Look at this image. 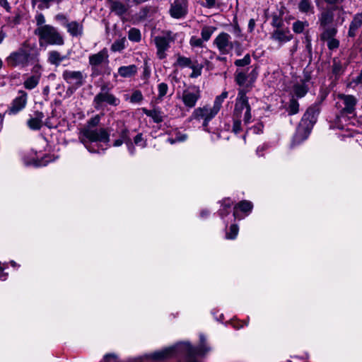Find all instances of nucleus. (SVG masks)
<instances>
[{
	"instance_id": "nucleus-12",
	"label": "nucleus",
	"mask_w": 362,
	"mask_h": 362,
	"mask_svg": "<svg viewBox=\"0 0 362 362\" xmlns=\"http://www.w3.org/2000/svg\"><path fill=\"white\" fill-rule=\"evenodd\" d=\"M106 86H103L101 91L98 93L93 99V103L96 109H100L103 103L112 106H117L120 104V100L113 94L105 91Z\"/></svg>"
},
{
	"instance_id": "nucleus-41",
	"label": "nucleus",
	"mask_w": 362,
	"mask_h": 362,
	"mask_svg": "<svg viewBox=\"0 0 362 362\" xmlns=\"http://www.w3.org/2000/svg\"><path fill=\"white\" fill-rule=\"evenodd\" d=\"M192 69V72L190 74L191 78H197L202 74V70L203 66L199 64H192L191 66H189Z\"/></svg>"
},
{
	"instance_id": "nucleus-26",
	"label": "nucleus",
	"mask_w": 362,
	"mask_h": 362,
	"mask_svg": "<svg viewBox=\"0 0 362 362\" xmlns=\"http://www.w3.org/2000/svg\"><path fill=\"white\" fill-rule=\"evenodd\" d=\"M143 111L146 116L152 118V119L156 123H160L163 120V113L158 109L147 110L144 108L143 109Z\"/></svg>"
},
{
	"instance_id": "nucleus-57",
	"label": "nucleus",
	"mask_w": 362,
	"mask_h": 362,
	"mask_svg": "<svg viewBox=\"0 0 362 362\" xmlns=\"http://www.w3.org/2000/svg\"><path fill=\"white\" fill-rule=\"evenodd\" d=\"M126 145L127 146V148H128V151L129 152V153L131 155H134V153H135V148L131 140H128V141H127L126 143Z\"/></svg>"
},
{
	"instance_id": "nucleus-34",
	"label": "nucleus",
	"mask_w": 362,
	"mask_h": 362,
	"mask_svg": "<svg viewBox=\"0 0 362 362\" xmlns=\"http://www.w3.org/2000/svg\"><path fill=\"white\" fill-rule=\"evenodd\" d=\"M126 39L124 37L115 40L112 46L111 50L112 52H120L125 48Z\"/></svg>"
},
{
	"instance_id": "nucleus-61",
	"label": "nucleus",
	"mask_w": 362,
	"mask_h": 362,
	"mask_svg": "<svg viewBox=\"0 0 362 362\" xmlns=\"http://www.w3.org/2000/svg\"><path fill=\"white\" fill-rule=\"evenodd\" d=\"M6 37V33L3 30V27L0 29V44L3 42Z\"/></svg>"
},
{
	"instance_id": "nucleus-53",
	"label": "nucleus",
	"mask_w": 362,
	"mask_h": 362,
	"mask_svg": "<svg viewBox=\"0 0 362 362\" xmlns=\"http://www.w3.org/2000/svg\"><path fill=\"white\" fill-rule=\"evenodd\" d=\"M35 21H36L37 25H40V26L44 25L43 24L45 23V16L42 13H38L35 16Z\"/></svg>"
},
{
	"instance_id": "nucleus-14",
	"label": "nucleus",
	"mask_w": 362,
	"mask_h": 362,
	"mask_svg": "<svg viewBox=\"0 0 362 362\" xmlns=\"http://www.w3.org/2000/svg\"><path fill=\"white\" fill-rule=\"evenodd\" d=\"M201 97L200 90L197 87L186 89L182 92V100L188 108L194 107Z\"/></svg>"
},
{
	"instance_id": "nucleus-15",
	"label": "nucleus",
	"mask_w": 362,
	"mask_h": 362,
	"mask_svg": "<svg viewBox=\"0 0 362 362\" xmlns=\"http://www.w3.org/2000/svg\"><path fill=\"white\" fill-rule=\"evenodd\" d=\"M28 95L23 90L18 91V95L13 100L11 107L8 110L9 115H14L22 110L27 103Z\"/></svg>"
},
{
	"instance_id": "nucleus-35",
	"label": "nucleus",
	"mask_w": 362,
	"mask_h": 362,
	"mask_svg": "<svg viewBox=\"0 0 362 362\" xmlns=\"http://www.w3.org/2000/svg\"><path fill=\"white\" fill-rule=\"evenodd\" d=\"M129 40L132 42H139L141 40V32L139 29L133 28L129 30Z\"/></svg>"
},
{
	"instance_id": "nucleus-62",
	"label": "nucleus",
	"mask_w": 362,
	"mask_h": 362,
	"mask_svg": "<svg viewBox=\"0 0 362 362\" xmlns=\"http://www.w3.org/2000/svg\"><path fill=\"white\" fill-rule=\"evenodd\" d=\"M123 143H124V141L119 138L114 141L113 146L118 147L120 146Z\"/></svg>"
},
{
	"instance_id": "nucleus-7",
	"label": "nucleus",
	"mask_w": 362,
	"mask_h": 362,
	"mask_svg": "<svg viewBox=\"0 0 362 362\" xmlns=\"http://www.w3.org/2000/svg\"><path fill=\"white\" fill-rule=\"evenodd\" d=\"M35 34L39 36L40 45H42V40L52 45L61 46L64 43L62 35L54 27L50 25L40 26L35 30Z\"/></svg>"
},
{
	"instance_id": "nucleus-10",
	"label": "nucleus",
	"mask_w": 362,
	"mask_h": 362,
	"mask_svg": "<svg viewBox=\"0 0 362 362\" xmlns=\"http://www.w3.org/2000/svg\"><path fill=\"white\" fill-rule=\"evenodd\" d=\"M62 77L69 85L67 92L73 93L76 89L83 86L85 76L80 71L65 70L63 71Z\"/></svg>"
},
{
	"instance_id": "nucleus-22",
	"label": "nucleus",
	"mask_w": 362,
	"mask_h": 362,
	"mask_svg": "<svg viewBox=\"0 0 362 362\" xmlns=\"http://www.w3.org/2000/svg\"><path fill=\"white\" fill-rule=\"evenodd\" d=\"M252 207L253 205L252 202L246 200L242 201L235 206L233 216L235 218H241L238 215V209H240L241 211L248 214L252 211Z\"/></svg>"
},
{
	"instance_id": "nucleus-44",
	"label": "nucleus",
	"mask_w": 362,
	"mask_h": 362,
	"mask_svg": "<svg viewBox=\"0 0 362 362\" xmlns=\"http://www.w3.org/2000/svg\"><path fill=\"white\" fill-rule=\"evenodd\" d=\"M144 99L141 92L139 90H134L130 98V102L132 103H139Z\"/></svg>"
},
{
	"instance_id": "nucleus-4",
	"label": "nucleus",
	"mask_w": 362,
	"mask_h": 362,
	"mask_svg": "<svg viewBox=\"0 0 362 362\" xmlns=\"http://www.w3.org/2000/svg\"><path fill=\"white\" fill-rule=\"evenodd\" d=\"M180 38V42L184 37L181 33H173L170 30H163L160 35L156 36L153 39L157 52L156 54L158 59H163L166 57V51L169 49L170 43L174 42Z\"/></svg>"
},
{
	"instance_id": "nucleus-1",
	"label": "nucleus",
	"mask_w": 362,
	"mask_h": 362,
	"mask_svg": "<svg viewBox=\"0 0 362 362\" xmlns=\"http://www.w3.org/2000/svg\"><path fill=\"white\" fill-rule=\"evenodd\" d=\"M205 338L200 335V345L198 347H192L187 342L178 343L176 345L156 351L151 354L154 360H163L177 354L185 355L186 362H198L194 359L196 356H202L208 352L210 349L205 344Z\"/></svg>"
},
{
	"instance_id": "nucleus-23",
	"label": "nucleus",
	"mask_w": 362,
	"mask_h": 362,
	"mask_svg": "<svg viewBox=\"0 0 362 362\" xmlns=\"http://www.w3.org/2000/svg\"><path fill=\"white\" fill-rule=\"evenodd\" d=\"M44 117V115L40 112H35L34 117H31L28 121V127L33 130L40 129L42 126V121Z\"/></svg>"
},
{
	"instance_id": "nucleus-54",
	"label": "nucleus",
	"mask_w": 362,
	"mask_h": 362,
	"mask_svg": "<svg viewBox=\"0 0 362 362\" xmlns=\"http://www.w3.org/2000/svg\"><path fill=\"white\" fill-rule=\"evenodd\" d=\"M339 41L337 39H334V40L329 42L327 44V47L330 50L335 49L339 47Z\"/></svg>"
},
{
	"instance_id": "nucleus-49",
	"label": "nucleus",
	"mask_w": 362,
	"mask_h": 362,
	"mask_svg": "<svg viewBox=\"0 0 362 362\" xmlns=\"http://www.w3.org/2000/svg\"><path fill=\"white\" fill-rule=\"evenodd\" d=\"M189 44L192 47H201L203 45V40L195 36H192L190 38Z\"/></svg>"
},
{
	"instance_id": "nucleus-11",
	"label": "nucleus",
	"mask_w": 362,
	"mask_h": 362,
	"mask_svg": "<svg viewBox=\"0 0 362 362\" xmlns=\"http://www.w3.org/2000/svg\"><path fill=\"white\" fill-rule=\"evenodd\" d=\"M88 62L92 69V76H96L100 74L98 66L103 64H108L109 54L106 48L103 49L99 52L90 54L88 57Z\"/></svg>"
},
{
	"instance_id": "nucleus-20",
	"label": "nucleus",
	"mask_w": 362,
	"mask_h": 362,
	"mask_svg": "<svg viewBox=\"0 0 362 362\" xmlns=\"http://www.w3.org/2000/svg\"><path fill=\"white\" fill-rule=\"evenodd\" d=\"M66 59V56L61 54V53L57 50L49 51L47 54L48 63L56 66H59Z\"/></svg>"
},
{
	"instance_id": "nucleus-40",
	"label": "nucleus",
	"mask_w": 362,
	"mask_h": 362,
	"mask_svg": "<svg viewBox=\"0 0 362 362\" xmlns=\"http://www.w3.org/2000/svg\"><path fill=\"white\" fill-rule=\"evenodd\" d=\"M332 72L335 75H339L343 71V66L340 61L336 58L333 59L332 62Z\"/></svg>"
},
{
	"instance_id": "nucleus-16",
	"label": "nucleus",
	"mask_w": 362,
	"mask_h": 362,
	"mask_svg": "<svg viewBox=\"0 0 362 362\" xmlns=\"http://www.w3.org/2000/svg\"><path fill=\"white\" fill-rule=\"evenodd\" d=\"M293 35L288 30L276 29L270 36V39L278 43L279 47L292 40Z\"/></svg>"
},
{
	"instance_id": "nucleus-58",
	"label": "nucleus",
	"mask_w": 362,
	"mask_h": 362,
	"mask_svg": "<svg viewBox=\"0 0 362 362\" xmlns=\"http://www.w3.org/2000/svg\"><path fill=\"white\" fill-rule=\"evenodd\" d=\"M0 6H3L7 11L11 10V6L7 0H0Z\"/></svg>"
},
{
	"instance_id": "nucleus-60",
	"label": "nucleus",
	"mask_w": 362,
	"mask_h": 362,
	"mask_svg": "<svg viewBox=\"0 0 362 362\" xmlns=\"http://www.w3.org/2000/svg\"><path fill=\"white\" fill-rule=\"evenodd\" d=\"M306 49H308V51L309 52V53H311L312 52V45H311V42H310V40L309 39L308 36H306Z\"/></svg>"
},
{
	"instance_id": "nucleus-37",
	"label": "nucleus",
	"mask_w": 362,
	"mask_h": 362,
	"mask_svg": "<svg viewBox=\"0 0 362 362\" xmlns=\"http://www.w3.org/2000/svg\"><path fill=\"white\" fill-rule=\"evenodd\" d=\"M308 26L307 21H297L293 24V30L296 33H301L305 27Z\"/></svg>"
},
{
	"instance_id": "nucleus-32",
	"label": "nucleus",
	"mask_w": 362,
	"mask_h": 362,
	"mask_svg": "<svg viewBox=\"0 0 362 362\" xmlns=\"http://www.w3.org/2000/svg\"><path fill=\"white\" fill-rule=\"evenodd\" d=\"M293 92L298 98L303 97L308 92V87L304 83H298L293 87Z\"/></svg>"
},
{
	"instance_id": "nucleus-52",
	"label": "nucleus",
	"mask_w": 362,
	"mask_h": 362,
	"mask_svg": "<svg viewBox=\"0 0 362 362\" xmlns=\"http://www.w3.org/2000/svg\"><path fill=\"white\" fill-rule=\"evenodd\" d=\"M8 267L6 263L1 264L0 262V280L5 281L7 278L8 274L4 273V270Z\"/></svg>"
},
{
	"instance_id": "nucleus-51",
	"label": "nucleus",
	"mask_w": 362,
	"mask_h": 362,
	"mask_svg": "<svg viewBox=\"0 0 362 362\" xmlns=\"http://www.w3.org/2000/svg\"><path fill=\"white\" fill-rule=\"evenodd\" d=\"M120 139L124 141V143L131 140L129 137V130L126 127H123L119 132Z\"/></svg>"
},
{
	"instance_id": "nucleus-55",
	"label": "nucleus",
	"mask_w": 362,
	"mask_h": 362,
	"mask_svg": "<svg viewBox=\"0 0 362 362\" xmlns=\"http://www.w3.org/2000/svg\"><path fill=\"white\" fill-rule=\"evenodd\" d=\"M272 24L274 27H276V29H280L282 26V21L278 17L274 16Z\"/></svg>"
},
{
	"instance_id": "nucleus-29",
	"label": "nucleus",
	"mask_w": 362,
	"mask_h": 362,
	"mask_svg": "<svg viewBox=\"0 0 362 362\" xmlns=\"http://www.w3.org/2000/svg\"><path fill=\"white\" fill-rule=\"evenodd\" d=\"M320 25L323 27L327 26L333 21V13L330 11H327L322 13L320 18Z\"/></svg>"
},
{
	"instance_id": "nucleus-19",
	"label": "nucleus",
	"mask_w": 362,
	"mask_h": 362,
	"mask_svg": "<svg viewBox=\"0 0 362 362\" xmlns=\"http://www.w3.org/2000/svg\"><path fill=\"white\" fill-rule=\"evenodd\" d=\"M362 25V11L354 15L349 25L348 35L349 37H354L357 30Z\"/></svg>"
},
{
	"instance_id": "nucleus-9",
	"label": "nucleus",
	"mask_w": 362,
	"mask_h": 362,
	"mask_svg": "<svg viewBox=\"0 0 362 362\" xmlns=\"http://www.w3.org/2000/svg\"><path fill=\"white\" fill-rule=\"evenodd\" d=\"M217 114L218 113L214 111L211 107L205 105L194 109L189 117V120H203L202 127L204 130L209 132L210 131L208 128L209 123Z\"/></svg>"
},
{
	"instance_id": "nucleus-8",
	"label": "nucleus",
	"mask_w": 362,
	"mask_h": 362,
	"mask_svg": "<svg viewBox=\"0 0 362 362\" xmlns=\"http://www.w3.org/2000/svg\"><path fill=\"white\" fill-rule=\"evenodd\" d=\"M309 117L310 115L306 113L302 118L293 136L292 141L293 146L299 144L308 137L314 124Z\"/></svg>"
},
{
	"instance_id": "nucleus-36",
	"label": "nucleus",
	"mask_w": 362,
	"mask_h": 362,
	"mask_svg": "<svg viewBox=\"0 0 362 362\" xmlns=\"http://www.w3.org/2000/svg\"><path fill=\"white\" fill-rule=\"evenodd\" d=\"M168 92V86L165 83H160L158 85V100H162L163 97L167 95Z\"/></svg>"
},
{
	"instance_id": "nucleus-43",
	"label": "nucleus",
	"mask_w": 362,
	"mask_h": 362,
	"mask_svg": "<svg viewBox=\"0 0 362 362\" xmlns=\"http://www.w3.org/2000/svg\"><path fill=\"white\" fill-rule=\"evenodd\" d=\"M187 139V134L178 132V133L176 134L175 138H169L168 139V141L170 144H173L177 143V142H183V141H186Z\"/></svg>"
},
{
	"instance_id": "nucleus-39",
	"label": "nucleus",
	"mask_w": 362,
	"mask_h": 362,
	"mask_svg": "<svg viewBox=\"0 0 362 362\" xmlns=\"http://www.w3.org/2000/svg\"><path fill=\"white\" fill-rule=\"evenodd\" d=\"M337 33V30L336 28H334V27L327 28L322 33L320 39L335 37Z\"/></svg>"
},
{
	"instance_id": "nucleus-59",
	"label": "nucleus",
	"mask_w": 362,
	"mask_h": 362,
	"mask_svg": "<svg viewBox=\"0 0 362 362\" xmlns=\"http://www.w3.org/2000/svg\"><path fill=\"white\" fill-rule=\"evenodd\" d=\"M116 359V356L115 354H107L104 357L103 362H110V361H115Z\"/></svg>"
},
{
	"instance_id": "nucleus-3",
	"label": "nucleus",
	"mask_w": 362,
	"mask_h": 362,
	"mask_svg": "<svg viewBox=\"0 0 362 362\" xmlns=\"http://www.w3.org/2000/svg\"><path fill=\"white\" fill-rule=\"evenodd\" d=\"M356 99L349 95H339L336 99V107L339 112L334 120V127L344 129L347 125L348 115H352L355 111Z\"/></svg>"
},
{
	"instance_id": "nucleus-6",
	"label": "nucleus",
	"mask_w": 362,
	"mask_h": 362,
	"mask_svg": "<svg viewBox=\"0 0 362 362\" xmlns=\"http://www.w3.org/2000/svg\"><path fill=\"white\" fill-rule=\"evenodd\" d=\"M28 48L29 44L24 42L18 49L11 52L5 59L7 66L21 68L27 66L30 58Z\"/></svg>"
},
{
	"instance_id": "nucleus-50",
	"label": "nucleus",
	"mask_w": 362,
	"mask_h": 362,
	"mask_svg": "<svg viewBox=\"0 0 362 362\" xmlns=\"http://www.w3.org/2000/svg\"><path fill=\"white\" fill-rule=\"evenodd\" d=\"M233 132L238 134L242 131L240 119L233 117Z\"/></svg>"
},
{
	"instance_id": "nucleus-17",
	"label": "nucleus",
	"mask_w": 362,
	"mask_h": 362,
	"mask_svg": "<svg viewBox=\"0 0 362 362\" xmlns=\"http://www.w3.org/2000/svg\"><path fill=\"white\" fill-rule=\"evenodd\" d=\"M48 156L42 157L41 154L38 155L37 152H30L29 157L24 158L25 164L27 165H33L36 167L46 165L51 160L47 159Z\"/></svg>"
},
{
	"instance_id": "nucleus-31",
	"label": "nucleus",
	"mask_w": 362,
	"mask_h": 362,
	"mask_svg": "<svg viewBox=\"0 0 362 362\" xmlns=\"http://www.w3.org/2000/svg\"><path fill=\"white\" fill-rule=\"evenodd\" d=\"M298 8L302 13H314L313 7L310 0H301L298 4Z\"/></svg>"
},
{
	"instance_id": "nucleus-42",
	"label": "nucleus",
	"mask_w": 362,
	"mask_h": 362,
	"mask_svg": "<svg viewBox=\"0 0 362 362\" xmlns=\"http://www.w3.org/2000/svg\"><path fill=\"white\" fill-rule=\"evenodd\" d=\"M247 80V75L243 71H237L235 73V81L239 86H243Z\"/></svg>"
},
{
	"instance_id": "nucleus-33",
	"label": "nucleus",
	"mask_w": 362,
	"mask_h": 362,
	"mask_svg": "<svg viewBox=\"0 0 362 362\" xmlns=\"http://www.w3.org/2000/svg\"><path fill=\"white\" fill-rule=\"evenodd\" d=\"M215 30L216 28L214 26L204 27L201 32L202 40L204 41H208Z\"/></svg>"
},
{
	"instance_id": "nucleus-64",
	"label": "nucleus",
	"mask_w": 362,
	"mask_h": 362,
	"mask_svg": "<svg viewBox=\"0 0 362 362\" xmlns=\"http://www.w3.org/2000/svg\"><path fill=\"white\" fill-rule=\"evenodd\" d=\"M255 25V21L253 19H250L248 23V28L250 31H252L254 29V27Z\"/></svg>"
},
{
	"instance_id": "nucleus-18",
	"label": "nucleus",
	"mask_w": 362,
	"mask_h": 362,
	"mask_svg": "<svg viewBox=\"0 0 362 362\" xmlns=\"http://www.w3.org/2000/svg\"><path fill=\"white\" fill-rule=\"evenodd\" d=\"M186 13V4L184 0H175L170 8L173 17L180 18Z\"/></svg>"
},
{
	"instance_id": "nucleus-25",
	"label": "nucleus",
	"mask_w": 362,
	"mask_h": 362,
	"mask_svg": "<svg viewBox=\"0 0 362 362\" xmlns=\"http://www.w3.org/2000/svg\"><path fill=\"white\" fill-rule=\"evenodd\" d=\"M110 10L116 15L121 16L127 11V6L119 1H114L110 4Z\"/></svg>"
},
{
	"instance_id": "nucleus-48",
	"label": "nucleus",
	"mask_w": 362,
	"mask_h": 362,
	"mask_svg": "<svg viewBox=\"0 0 362 362\" xmlns=\"http://www.w3.org/2000/svg\"><path fill=\"white\" fill-rule=\"evenodd\" d=\"M134 144L136 145H137L138 146L144 148L146 147V141L144 139L143 136H142V134H137L134 139Z\"/></svg>"
},
{
	"instance_id": "nucleus-24",
	"label": "nucleus",
	"mask_w": 362,
	"mask_h": 362,
	"mask_svg": "<svg viewBox=\"0 0 362 362\" xmlns=\"http://www.w3.org/2000/svg\"><path fill=\"white\" fill-rule=\"evenodd\" d=\"M68 33L72 36H80L83 33V25L76 21H72L66 24Z\"/></svg>"
},
{
	"instance_id": "nucleus-38",
	"label": "nucleus",
	"mask_w": 362,
	"mask_h": 362,
	"mask_svg": "<svg viewBox=\"0 0 362 362\" xmlns=\"http://www.w3.org/2000/svg\"><path fill=\"white\" fill-rule=\"evenodd\" d=\"M192 64V60L186 57L179 55L177 59L176 64L182 68L189 67Z\"/></svg>"
},
{
	"instance_id": "nucleus-28",
	"label": "nucleus",
	"mask_w": 362,
	"mask_h": 362,
	"mask_svg": "<svg viewBox=\"0 0 362 362\" xmlns=\"http://www.w3.org/2000/svg\"><path fill=\"white\" fill-rule=\"evenodd\" d=\"M228 92L224 90L222 92V93L218 96L216 97L214 105L211 107L214 111H216L217 113L219 112L222 103L224 101V100L228 97Z\"/></svg>"
},
{
	"instance_id": "nucleus-56",
	"label": "nucleus",
	"mask_w": 362,
	"mask_h": 362,
	"mask_svg": "<svg viewBox=\"0 0 362 362\" xmlns=\"http://www.w3.org/2000/svg\"><path fill=\"white\" fill-rule=\"evenodd\" d=\"M127 4L129 6H138L141 4L148 1V0H125Z\"/></svg>"
},
{
	"instance_id": "nucleus-63",
	"label": "nucleus",
	"mask_w": 362,
	"mask_h": 362,
	"mask_svg": "<svg viewBox=\"0 0 362 362\" xmlns=\"http://www.w3.org/2000/svg\"><path fill=\"white\" fill-rule=\"evenodd\" d=\"M206 2V6L208 8H211L213 6H214L215 4H216V0H205Z\"/></svg>"
},
{
	"instance_id": "nucleus-5",
	"label": "nucleus",
	"mask_w": 362,
	"mask_h": 362,
	"mask_svg": "<svg viewBox=\"0 0 362 362\" xmlns=\"http://www.w3.org/2000/svg\"><path fill=\"white\" fill-rule=\"evenodd\" d=\"M233 117L242 119L245 124L252 121L251 107L248 102V98L243 89H240L236 98Z\"/></svg>"
},
{
	"instance_id": "nucleus-27",
	"label": "nucleus",
	"mask_w": 362,
	"mask_h": 362,
	"mask_svg": "<svg viewBox=\"0 0 362 362\" xmlns=\"http://www.w3.org/2000/svg\"><path fill=\"white\" fill-rule=\"evenodd\" d=\"M40 75H33L28 77L24 83L23 86L26 89L32 90L35 88L40 81Z\"/></svg>"
},
{
	"instance_id": "nucleus-45",
	"label": "nucleus",
	"mask_w": 362,
	"mask_h": 362,
	"mask_svg": "<svg viewBox=\"0 0 362 362\" xmlns=\"http://www.w3.org/2000/svg\"><path fill=\"white\" fill-rule=\"evenodd\" d=\"M238 226L235 224L231 225L230 227V232L226 233V237L227 239H235L238 233Z\"/></svg>"
},
{
	"instance_id": "nucleus-13",
	"label": "nucleus",
	"mask_w": 362,
	"mask_h": 362,
	"mask_svg": "<svg viewBox=\"0 0 362 362\" xmlns=\"http://www.w3.org/2000/svg\"><path fill=\"white\" fill-rule=\"evenodd\" d=\"M230 35L226 33H221L214 39V44L216 45L220 53L223 54H228L233 49V43L230 40Z\"/></svg>"
},
{
	"instance_id": "nucleus-30",
	"label": "nucleus",
	"mask_w": 362,
	"mask_h": 362,
	"mask_svg": "<svg viewBox=\"0 0 362 362\" xmlns=\"http://www.w3.org/2000/svg\"><path fill=\"white\" fill-rule=\"evenodd\" d=\"M232 206V202L229 199H224L221 205V209L219 210L220 216L221 218H224V216L228 215L230 213V208Z\"/></svg>"
},
{
	"instance_id": "nucleus-46",
	"label": "nucleus",
	"mask_w": 362,
	"mask_h": 362,
	"mask_svg": "<svg viewBox=\"0 0 362 362\" xmlns=\"http://www.w3.org/2000/svg\"><path fill=\"white\" fill-rule=\"evenodd\" d=\"M298 109H299L298 103L294 99L291 100L288 107V114L289 115L296 114L298 112Z\"/></svg>"
},
{
	"instance_id": "nucleus-21",
	"label": "nucleus",
	"mask_w": 362,
	"mask_h": 362,
	"mask_svg": "<svg viewBox=\"0 0 362 362\" xmlns=\"http://www.w3.org/2000/svg\"><path fill=\"white\" fill-rule=\"evenodd\" d=\"M138 71V68L134 64L122 66L118 69V74L123 78H131L134 76Z\"/></svg>"
},
{
	"instance_id": "nucleus-47",
	"label": "nucleus",
	"mask_w": 362,
	"mask_h": 362,
	"mask_svg": "<svg viewBox=\"0 0 362 362\" xmlns=\"http://www.w3.org/2000/svg\"><path fill=\"white\" fill-rule=\"evenodd\" d=\"M251 62L250 57L249 54H246L243 59H237L235 62V64L237 66H245L248 65Z\"/></svg>"
},
{
	"instance_id": "nucleus-2",
	"label": "nucleus",
	"mask_w": 362,
	"mask_h": 362,
	"mask_svg": "<svg viewBox=\"0 0 362 362\" xmlns=\"http://www.w3.org/2000/svg\"><path fill=\"white\" fill-rule=\"evenodd\" d=\"M100 122V117L95 116L88 121V127L83 128L79 134L80 141L90 153H100L98 143L107 144L109 141V134L104 129H95ZM104 151V148H101Z\"/></svg>"
}]
</instances>
